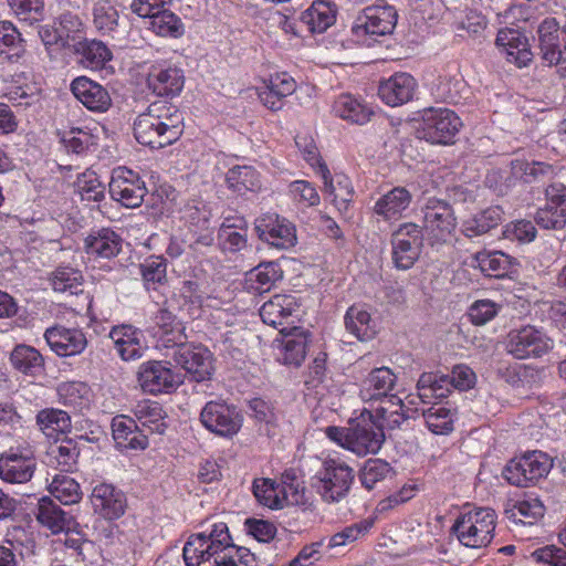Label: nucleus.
<instances>
[{
    "label": "nucleus",
    "mask_w": 566,
    "mask_h": 566,
    "mask_svg": "<svg viewBox=\"0 0 566 566\" xmlns=\"http://www.w3.org/2000/svg\"><path fill=\"white\" fill-rule=\"evenodd\" d=\"M184 130V116L177 106L167 102L149 105L134 123L136 140L150 148H163L179 139Z\"/></svg>",
    "instance_id": "nucleus-1"
},
{
    "label": "nucleus",
    "mask_w": 566,
    "mask_h": 566,
    "mask_svg": "<svg viewBox=\"0 0 566 566\" xmlns=\"http://www.w3.org/2000/svg\"><path fill=\"white\" fill-rule=\"evenodd\" d=\"M325 434L358 457L378 453L385 441L382 427L375 422L369 410H364L359 417L349 420L347 427H327Z\"/></svg>",
    "instance_id": "nucleus-2"
},
{
    "label": "nucleus",
    "mask_w": 566,
    "mask_h": 566,
    "mask_svg": "<svg viewBox=\"0 0 566 566\" xmlns=\"http://www.w3.org/2000/svg\"><path fill=\"white\" fill-rule=\"evenodd\" d=\"M227 546L228 525L214 523L209 530L189 536L182 549L185 563L187 566H227Z\"/></svg>",
    "instance_id": "nucleus-3"
},
{
    "label": "nucleus",
    "mask_w": 566,
    "mask_h": 566,
    "mask_svg": "<svg viewBox=\"0 0 566 566\" xmlns=\"http://www.w3.org/2000/svg\"><path fill=\"white\" fill-rule=\"evenodd\" d=\"M496 514L492 509H474L455 520L452 532L459 542L470 548L488 546L494 536Z\"/></svg>",
    "instance_id": "nucleus-4"
},
{
    "label": "nucleus",
    "mask_w": 566,
    "mask_h": 566,
    "mask_svg": "<svg viewBox=\"0 0 566 566\" xmlns=\"http://www.w3.org/2000/svg\"><path fill=\"white\" fill-rule=\"evenodd\" d=\"M354 476L348 464L329 459L313 478L312 486L325 503H337L347 496Z\"/></svg>",
    "instance_id": "nucleus-5"
},
{
    "label": "nucleus",
    "mask_w": 566,
    "mask_h": 566,
    "mask_svg": "<svg viewBox=\"0 0 566 566\" xmlns=\"http://www.w3.org/2000/svg\"><path fill=\"white\" fill-rule=\"evenodd\" d=\"M553 467L552 459L542 451H532L511 460L503 476L512 485L526 488L546 476Z\"/></svg>",
    "instance_id": "nucleus-6"
},
{
    "label": "nucleus",
    "mask_w": 566,
    "mask_h": 566,
    "mask_svg": "<svg viewBox=\"0 0 566 566\" xmlns=\"http://www.w3.org/2000/svg\"><path fill=\"white\" fill-rule=\"evenodd\" d=\"M553 348V340L533 326L507 334L505 349L516 359L541 358Z\"/></svg>",
    "instance_id": "nucleus-7"
},
{
    "label": "nucleus",
    "mask_w": 566,
    "mask_h": 566,
    "mask_svg": "<svg viewBox=\"0 0 566 566\" xmlns=\"http://www.w3.org/2000/svg\"><path fill=\"white\" fill-rule=\"evenodd\" d=\"M461 126L462 122L453 111L430 108L423 113L418 134L420 138L432 144H449L452 143Z\"/></svg>",
    "instance_id": "nucleus-8"
},
{
    "label": "nucleus",
    "mask_w": 566,
    "mask_h": 566,
    "mask_svg": "<svg viewBox=\"0 0 566 566\" xmlns=\"http://www.w3.org/2000/svg\"><path fill=\"white\" fill-rule=\"evenodd\" d=\"M398 19L397 10L392 6H371L366 8L356 19L352 32L357 38L364 35L384 36L391 34Z\"/></svg>",
    "instance_id": "nucleus-9"
},
{
    "label": "nucleus",
    "mask_w": 566,
    "mask_h": 566,
    "mask_svg": "<svg viewBox=\"0 0 566 566\" xmlns=\"http://www.w3.org/2000/svg\"><path fill=\"white\" fill-rule=\"evenodd\" d=\"M200 420L209 431L221 437L234 436L242 426V417L235 407L219 401L207 402Z\"/></svg>",
    "instance_id": "nucleus-10"
},
{
    "label": "nucleus",
    "mask_w": 566,
    "mask_h": 566,
    "mask_svg": "<svg viewBox=\"0 0 566 566\" xmlns=\"http://www.w3.org/2000/svg\"><path fill=\"white\" fill-rule=\"evenodd\" d=\"M255 230L262 241L280 250L290 249L296 243L295 227L276 213H266L258 218Z\"/></svg>",
    "instance_id": "nucleus-11"
},
{
    "label": "nucleus",
    "mask_w": 566,
    "mask_h": 566,
    "mask_svg": "<svg viewBox=\"0 0 566 566\" xmlns=\"http://www.w3.org/2000/svg\"><path fill=\"white\" fill-rule=\"evenodd\" d=\"M423 226L437 241H447L457 228L452 207L444 200L429 199L423 209Z\"/></svg>",
    "instance_id": "nucleus-12"
},
{
    "label": "nucleus",
    "mask_w": 566,
    "mask_h": 566,
    "mask_svg": "<svg viewBox=\"0 0 566 566\" xmlns=\"http://www.w3.org/2000/svg\"><path fill=\"white\" fill-rule=\"evenodd\" d=\"M138 382L145 392L157 395L177 388L182 380L181 376L175 374L167 364L150 360L139 366Z\"/></svg>",
    "instance_id": "nucleus-13"
},
{
    "label": "nucleus",
    "mask_w": 566,
    "mask_h": 566,
    "mask_svg": "<svg viewBox=\"0 0 566 566\" xmlns=\"http://www.w3.org/2000/svg\"><path fill=\"white\" fill-rule=\"evenodd\" d=\"M109 193L124 207L136 208L142 205L146 188L137 174L125 167H119L113 171Z\"/></svg>",
    "instance_id": "nucleus-14"
},
{
    "label": "nucleus",
    "mask_w": 566,
    "mask_h": 566,
    "mask_svg": "<svg viewBox=\"0 0 566 566\" xmlns=\"http://www.w3.org/2000/svg\"><path fill=\"white\" fill-rule=\"evenodd\" d=\"M172 357L196 381H202L212 375L213 357L203 346H190L182 343L174 349Z\"/></svg>",
    "instance_id": "nucleus-15"
},
{
    "label": "nucleus",
    "mask_w": 566,
    "mask_h": 566,
    "mask_svg": "<svg viewBox=\"0 0 566 566\" xmlns=\"http://www.w3.org/2000/svg\"><path fill=\"white\" fill-rule=\"evenodd\" d=\"M546 205L535 214L536 223L544 229H563L566 224V186L552 184L545 189Z\"/></svg>",
    "instance_id": "nucleus-16"
},
{
    "label": "nucleus",
    "mask_w": 566,
    "mask_h": 566,
    "mask_svg": "<svg viewBox=\"0 0 566 566\" xmlns=\"http://www.w3.org/2000/svg\"><path fill=\"white\" fill-rule=\"evenodd\" d=\"M35 470V460L30 450L20 452L10 449L0 455V478L9 483L28 482Z\"/></svg>",
    "instance_id": "nucleus-17"
},
{
    "label": "nucleus",
    "mask_w": 566,
    "mask_h": 566,
    "mask_svg": "<svg viewBox=\"0 0 566 566\" xmlns=\"http://www.w3.org/2000/svg\"><path fill=\"white\" fill-rule=\"evenodd\" d=\"M185 84L182 70L169 64H154L147 75L148 88L158 96L178 95Z\"/></svg>",
    "instance_id": "nucleus-18"
},
{
    "label": "nucleus",
    "mask_w": 566,
    "mask_h": 566,
    "mask_svg": "<svg viewBox=\"0 0 566 566\" xmlns=\"http://www.w3.org/2000/svg\"><path fill=\"white\" fill-rule=\"evenodd\" d=\"M44 338L50 348L62 357L78 355L87 346L85 334L77 328L53 326L45 331Z\"/></svg>",
    "instance_id": "nucleus-19"
},
{
    "label": "nucleus",
    "mask_w": 566,
    "mask_h": 566,
    "mask_svg": "<svg viewBox=\"0 0 566 566\" xmlns=\"http://www.w3.org/2000/svg\"><path fill=\"white\" fill-rule=\"evenodd\" d=\"M71 91L87 109L104 113L112 106L108 91L86 76H78L71 83Z\"/></svg>",
    "instance_id": "nucleus-20"
},
{
    "label": "nucleus",
    "mask_w": 566,
    "mask_h": 566,
    "mask_svg": "<svg viewBox=\"0 0 566 566\" xmlns=\"http://www.w3.org/2000/svg\"><path fill=\"white\" fill-rule=\"evenodd\" d=\"M94 512L105 520L120 517L126 507V499L123 492L107 483L97 484L91 494Z\"/></svg>",
    "instance_id": "nucleus-21"
},
{
    "label": "nucleus",
    "mask_w": 566,
    "mask_h": 566,
    "mask_svg": "<svg viewBox=\"0 0 566 566\" xmlns=\"http://www.w3.org/2000/svg\"><path fill=\"white\" fill-rule=\"evenodd\" d=\"M495 44L506 55V60L518 67L526 66L533 57L528 39L516 29L505 28L497 32Z\"/></svg>",
    "instance_id": "nucleus-22"
},
{
    "label": "nucleus",
    "mask_w": 566,
    "mask_h": 566,
    "mask_svg": "<svg viewBox=\"0 0 566 566\" xmlns=\"http://www.w3.org/2000/svg\"><path fill=\"white\" fill-rule=\"evenodd\" d=\"M541 56L547 65H566V42L564 50L559 44V27L554 18L545 19L538 27Z\"/></svg>",
    "instance_id": "nucleus-23"
},
{
    "label": "nucleus",
    "mask_w": 566,
    "mask_h": 566,
    "mask_svg": "<svg viewBox=\"0 0 566 566\" xmlns=\"http://www.w3.org/2000/svg\"><path fill=\"white\" fill-rule=\"evenodd\" d=\"M416 80L408 73H395L378 87L379 97L389 106H399L408 103L415 95Z\"/></svg>",
    "instance_id": "nucleus-24"
},
{
    "label": "nucleus",
    "mask_w": 566,
    "mask_h": 566,
    "mask_svg": "<svg viewBox=\"0 0 566 566\" xmlns=\"http://www.w3.org/2000/svg\"><path fill=\"white\" fill-rule=\"evenodd\" d=\"M114 348L123 360L139 359L145 347L142 344L143 334L130 325L115 326L109 332Z\"/></svg>",
    "instance_id": "nucleus-25"
},
{
    "label": "nucleus",
    "mask_w": 566,
    "mask_h": 566,
    "mask_svg": "<svg viewBox=\"0 0 566 566\" xmlns=\"http://www.w3.org/2000/svg\"><path fill=\"white\" fill-rule=\"evenodd\" d=\"M285 331L280 329L284 337L277 345V360L284 365L300 366L306 356L307 333L300 327H293L289 333Z\"/></svg>",
    "instance_id": "nucleus-26"
},
{
    "label": "nucleus",
    "mask_w": 566,
    "mask_h": 566,
    "mask_svg": "<svg viewBox=\"0 0 566 566\" xmlns=\"http://www.w3.org/2000/svg\"><path fill=\"white\" fill-rule=\"evenodd\" d=\"M397 381L396 375L388 367L373 369L363 381L360 397L365 401L390 397Z\"/></svg>",
    "instance_id": "nucleus-27"
},
{
    "label": "nucleus",
    "mask_w": 566,
    "mask_h": 566,
    "mask_svg": "<svg viewBox=\"0 0 566 566\" xmlns=\"http://www.w3.org/2000/svg\"><path fill=\"white\" fill-rule=\"evenodd\" d=\"M154 337L166 348L175 349L186 339L180 323L176 316L167 310H160L155 316L153 327Z\"/></svg>",
    "instance_id": "nucleus-28"
},
{
    "label": "nucleus",
    "mask_w": 566,
    "mask_h": 566,
    "mask_svg": "<svg viewBox=\"0 0 566 566\" xmlns=\"http://www.w3.org/2000/svg\"><path fill=\"white\" fill-rule=\"evenodd\" d=\"M35 517L41 525L48 527L53 534L69 530L73 520L50 496L39 499Z\"/></svg>",
    "instance_id": "nucleus-29"
},
{
    "label": "nucleus",
    "mask_w": 566,
    "mask_h": 566,
    "mask_svg": "<svg viewBox=\"0 0 566 566\" xmlns=\"http://www.w3.org/2000/svg\"><path fill=\"white\" fill-rule=\"evenodd\" d=\"M122 238L113 230L104 228L85 239V250L90 255L111 259L122 249Z\"/></svg>",
    "instance_id": "nucleus-30"
},
{
    "label": "nucleus",
    "mask_w": 566,
    "mask_h": 566,
    "mask_svg": "<svg viewBox=\"0 0 566 566\" xmlns=\"http://www.w3.org/2000/svg\"><path fill=\"white\" fill-rule=\"evenodd\" d=\"M333 112L337 117L357 125L368 123L374 115L370 107L350 94L339 95L333 104Z\"/></svg>",
    "instance_id": "nucleus-31"
},
{
    "label": "nucleus",
    "mask_w": 566,
    "mask_h": 566,
    "mask_svg": "<svg viewBox=\"0 0 566 566\" xmlns=\"http://www.w3.org/2000/svg\"><path fill=\"white\" fill-rule=\"evenodd\" d=\"M80 448L72 439L55 441L49 447V463L63 472H73L77 468Z\"/></svg>",
    "instance_id": "nucleus-32"
},
{
    "label": "nucleus",
    "mask_w": 566,
    "mask_h": 566,
    "mask_svg": "<svg viewBox=\"0 0 566 566\" xmlns=\"http://www.w3.org/2000/svg\"><path fill=\"white\" fill-rule=\"evenodd\" d=\"M410 202V192L403 187H396L376 201L374 210L385 220L398 219Z\"/></svg>",
    "instance_id": "nucleus-33"
},
{
    "label": "nucleus",
    "mask_w": 566,
    "mask_h": 566,
    "mask_svg": "<svg viewBox=\"0 0 566 566\" xmlns=\"http://www.w3.org/2000/svg\"><path fill=\"white\" fill-rule=\"evenodd\" d=\"M295 307L296 303L293 296L277 294L262 305L260 316L263 323L279 327L293 314Z\"/></svg>",
    "instance_id": "nucleus-34"
},
{
    "label": "nucleus",
    "mask_w": 566,
    "mask_h": 566,
    "mask_svg": "<svg viewBox=\"0 0 566 566\" xmlns=\"http://www.w3.org/2000/svg\"><path fill=\"white\" fill-rule=\"evenodd\" d=\"M503 220V210L499 206L489 207L463 221L462 232L468 238L488 233Z\"/></svg>",
    "instance_id": "nucleus-35"
},
{
    "label": "nucleus",
    "mask_w": 566,
    "mask_h": 566,
    "mask_svg": "<svg viewBox=\"0 0 566 566\" xmlns=\"http://www.w3.org/2000/svg\"><path fill=\"white\" fill-rule=\"evenodd\" d=\"M304 24L313 33H323L335 23L336 9L331 2L314 1L301 17Z\"/></svg>",
    "instance_id": "nucleus-36"
},
{
    "label": "nucleus",
    "mask_w": 566,
    "mask_h": 566,
    "mask_svg": "<svg viewBox=\"0 0 566 566\" xmlns=\"http://www.w3.org/2000/svg\"><path fill=\"white\" fill-rule=\"evenodd\" d=\"M134 416L140 426L150 433L163 434L167 428L165 411L157 401L142 400L133 408Z\"/></svg>",
    "instance_id": "nucleus-37"
},
{
    "label": "nucleus",
    "mask_w": 566,
    "mask_h": 566,
    "mask_svg": "<svg viewBox=\"0 0 566 566\" xmlns=\"http://www.w3.org/2000/svg\"><path fill=\"white\" fill-rule=\"evenodd\" d=\"M346 329L359 340H369L377 333L370 314L360 305L350 306L345 315Z\"/></svg>",
    "instance_id": "nucleus-38"
},
{
    "label": "nucleus",
    "mask_w": 566,
    "mask_h": 566,
    "mask_svg": "<svg viewBox=\"0 0 566 566\" xmlns=\"http://www.w3.org/2000/svg\"><path fill=\"white\" fill-rule=\"evenodd\" d=\"M319 174L324 181V193L338 210L346 209L353 198L349 180L346 177H340L335 185L325 164L319 165Z\"/></svg>",
    "instance_id": "nucleus-39"
},
{
    "label": "nucleus",
    "mask_w": 566,
    "mask_h": 566,
    "mask_svg": "<svg viewBox=\"0 0 566 566\" xmlns=\"http://www.w3.org/2000/svg\"><path fill=\"white\" fill-rule=\"evenodd\" d=\"M35 420L36 426L46 437H53L59 432L64 433L72 427L69 412L55 408L40 410Z\"/></svg>",
    "instance_id": "nucleus-40"
},
{
    "label": "nucleus",
    "mask_w": 566,
    "mask_h": 566,
    "mask_svg": "<svg viewBox=\"0 0 566 566\" xmlns=\"http://www.w3.org/2000/svg\"><path fill=\"white\" fill-rule=\"evenodd\" d=\"M48 491L64 505L78 503L82 499L80 484L66 474H55L48 484Z\"/></svg>",
    "instance_id": "nucleus-41"
},
{
    "label": "nucleus",
    "mask_w": 566,
    "mask_h": 566,
    "mask_svg": "<svg viewBox=\"0 0 566 566\" xmlns=\"http://www.w3.org/2000/svg\"><path fill=\"white\" fill-rule=\"evenodd\" d=\"M57 395L60 402L74 411L82 412L90 406V388L83 382H63Z\"/></svg>",
    "instance_id": "nucleus-42"
},
{
    "label": "nucleus",
    "mask_w": 566,
    "mask_h": 566,
    "mask_svg": "<svg viewBox=\"0 0 566 566\" xmlns=\"http://www.w3.org/2000/svg\"><path fill=\"white\" fill-rule=\"evenodd\" d=\"M75 51L82 56L81 62L91 69H99L111 60L112 53L109 49L97 40L78 41Z\"/></svg>",
    "instance_id": "nucleus-43"
},
{
    "label": "nucleus",
    "mask_w": 566,
    "mask_h": 566,
    "mask_svg": "<svg viewBox=\"0 0 566 566\" xmlns=\"http://www.w3.org/2000/svg\"><path fill=\"white\" fill-rule=\"evenodd\" d=\"M226 180L229 188L239 195H244L247 191H256L261 188L259 175L249 166H235L229 169Z\"/></svg>",
    "instance_id": "nucleus-44"
},
{
    "label": "nucleus",
    "mask_w": 566,
    "mask_h": 566,
    "mask_svg": "<svg viewBox=\"0 0 566 566\" xmlns=\"http://www.w3.org/2000/svg\"><path fill=\"white\" fill-rule=\"evenodd\" d=\"M10 359L15 369L27 375H35L43 368L42 355L31 346H15Z\"/></svg>",
    "instance_id": "nucleus-45"
},
{
    "label": "nucleus",
    "mask_w": 566,
    "mask_h": 566,
    "mask_svg": "<svg viewBox=\"0 0 566 566\" xmlns=\"http://www.w3.org/2000/svg\"><path fill=\"white\" fill-rule=\"evenodd\" d=\"M449 375L424 373L417 382L418 395L422 400L444 398L450 391Z\"/></svg>",
    "instance_id": "nucleus-46"
},
{
    "label": "nucleus",
    "mask_w": 566,
    "mask_h": 566,
    "mask_svg": "<svg viewBox=\"0 0 566 566\" xmlns=\"http://www.w3.org/2000/svg\"><path fill=\"white\" fill-rule=\"evenodd\" d=\"M51 285L54 291L70 294H78L82 292L83 285V275L82 272L70 268V266H61L57 268L54 272H52Z\"/></svg>",
    "instance_id": "nucleus-47"
},
{
    "label": "nucleus",
    "mask_w": 566,
    "mask_h": 566,
    "mask_svg": "<svg viewBox=\"0 0 566 566\" xmlns=\"http://www.w3.org/2000/svg\"><path fill=\"white\" fill-rule=\"evenodd\" d=\"M429 430L436 434H447L453 430V415L441 405H433L423 411Z\"/></svg>",
    "instance_id": "nucleus-48"
},
{
    "label": "nucleus",
    "mask_w": 566,
    "mask_h": 566,
    "mask_svg": "<svg viewBox=\"0 0 566 566\" xmlns=\"http://www.w3.org/2000/svg\"><path fill=\"white\" fill-rule=\"evenodd\" d=\"M478 266L485 275L501 277L504 276L510 266V259L500 251L479 252L475 255Z\"/></svg>",
    "instance_id": "nucleus-49"
},
{
    "label": "nucleus",
    "mask_w": 566,
    "mask_h": 566,
    "mask_svg": "<svg viewBox=\"0 0 566 566\" xmlns=\"http://www.w3.org/2000/svg\"><path fill=\"white\" fill-rule=\"evenodd\" d=\"M75 187L83 200L101 201L105 195V187L93 170H85L77 176Z\"/></svg>",
    "instance_id": "nucleus-50"
},
{
    "label": "nucleus",
    "mask_w": 566,
    "mask_h": 566,
    "mask_svg": "<svg viewBox=\"0 0 566 566\" xmlns=\"http://www.w3.org/2000/svg\"><path fill=\"white\" fill-rule=\"evenodd\" d=\"M153 30L163 36L170 35L178 38L184 33V24L179 17L168 10L159 12L150 19Z\"/></svg>",
    "instance_id": "nucleus-51"
},
{
    "label": "nucleus",
    "mask_w": 566,
    "mask_h": 566,
    "mask_svg": "<svg viewBox=\"0 0 566 566\" xmlns=\"http://www.w3.org/2000/svg\"><path fill=\"white\" fill-rule=\"evenodd\" d=\"M93 22L103 32H111L117 27L118 12L111 0H98L94 4Z\"/></svg>",
    "instance_id": "nucleus-52"
},
{
    "label": "nucleus",
    "mask_w": 566,
    "mask_h": 566,
    "mask_svg": "<svg viewBox=\"0 0 566 566\" xmlns=\"http://www.w3.org/2000/svg\"><path fill=\"white\" fill-rule=\"evenodd\" d=\"M374 522L371 520H363L346 526L329 538L328 547H340L356 542L369 532Z\"/></svg>",
    "instance_id": "nucleus-53"
},
{
    "label": "nucleus",
    "mask_w": 566,
    "mask_h": 566,
    "mask_svg": "<svg viewBox=\"0 0 566 566\" xmlns=\"http://www.w3.org/2000/svg\"><path fill=\"white\" fill-rule=\"evenodd\" d=\"M392 260L397 269L409 270L418 260L421 248L416 242H402L401 240H391Z\"/></svg>",
    "instance_id": "nucleus-54"
},
{
    "label": "nucleus",
    "mask_w": 566,
    "mask_h": 566,
    "mask_svg": "<svg viewBox=\"0 0 566 566\" xmlns=\"http://www.w3.org/2000/svg\"><path fill=\"white\" fill-rule=\"evenodd\" d=\"M253 493L256 500L264 506L270 509L283 507V500H281L280 486L270 479L256 480L253 483Z\"/></svg>",
    "instance_id": "nucleus-55"
},
{
    "label": "nucleus",
    "mask_w": 566,
    "mask_h": 566,
    "mask_svg": "<svg viewBox=\"0 0 566 566\" xmlns=\"http://www.w3.org/2000/svg\"><path fill=\"white\" fill-rule=\"evenodd\" d=\"M11 10L20 20L29 23L41 21L44 17L43 0H7Z\"/></svg>",
    "instance_id": "nucleus-56"
},
{
    "label": "nucleus",
    "mask_w": 566,
    "mask_h": 566,
    "mask_svg": "<svg viewBox=\"0 0 566 566\" xmlns=\"http://www.w3.org/2000/svg\"><path fill=\"white\" fill-rule=\"evenodd\" d=\"M513 175L531 182L538 178V176L551 175L553 172L552 166L541 161H526L523 159H515L511 164Z\"/></svg>",
    "instance_id": "nucleus-57"
},
{
    "label": "nucleus",
    "mask_w": 566,
    "mask_h": 566,
    "mask_svg": "<svg viewBox=\"0 0 566 566\" xmlns=\"http://www.w3.org/2000/svg\"><path fill=\"white\" fill-rule=\"evenodd\" d=\"M390 471L389 464L381 459H369L360 471L361 484L371 490L377 482L382 481Z\"/></svg>",
    "instance_id": "nucleus-58"
},
{
    "label": "nucleus",
    "mask_w": 566,
    "mask_h": 566,
    "mask_svg": "<svg viewBox=\"0 0 566 566\" xmlns=\"http://www.w3.org/2000/svg\"><path fill=\"white\" fill-rule=\"evenodd\" d=\"M282 277L279 266L274 263L261 264L250 273V281L256 285L254 289L258 292H265Z\"/></svg>",
    "instance_id": "nucleus-59"
},
{
    "label": "nucleus",
    "mask_w": 566,
    "mask_h": 566,
    "mask_svg": "<svg viewBox=\"0 0 566 566\" xmlns=\"http://www.w3.org/2000/svg\"><path fill=\"white\" fill-rule=\"evenodd\" d=\"M224 548V562L227 566H256L254 554L245 547L235 546L229 532L228 546Z\"/></svg>",
    "instance_id": "nucleus-60"
},
{
    "label": "nucleus",
    "mask_w": 566,
    "mask_h": 566,
    "mask_svg": "<svg viewBox=\"0 0 566 566\" xmlns=\"http://www.w3.org/2000/svg\"><path fill=\"white\" fill-rule=\"evenodd\" d=\"M503 235L512 241L527 243L535 239L536 228L528 220H517L505 226Z\"/></svg>",
    "instance_id": "nucleus-61"
},
{
    "label": "nucleus",
    "mask_w": 566,
    "mask_h": 566,
    "mask_svg": "<svg viewBox=\"0 0 566 566\" xmlns=\"http://www.w3.org/2000/svg\"><path fill=\"white\" fill-rule=\"evenodd\" d=\"M166 261L161 256H150L140 265L146 285L163 283L166 280Z\"/></svg>",
    "instance_id": "nucleus-62"
},
{
    "label": "nucleus",
    "mask_w": 566,
    "mask_h": 566,
    "mask_svg": "<svg viewBox=\"0 0 566 566\" xmlns=\"http://www.w3.org/2000/svg\"><path fill=\"white\" fill-rule=\"evenodd\" d=\"M499 308L491 300H479L470 306L468 315L474 325H484L496 316Z\"/></svg>",
    "instance_id": "nucleus-63"
},
{
    "label": "nucleus",
    "mask_w": 566,
    "mask_h": 566,
    "mask_svg": "<svg viewBox=\"0 0 566 566\" xmlns=\"http://www.w3.org/2000/svg\"><path fill=\"white\" fill-rule=\"evenodd\" d=\"M181 213V218L191 227L206 229L207 224H209L210 211L200 202L191 201L186 203Z\"/></svg>",
    "instance_id": "nucleus-64"
}]
</instances>
